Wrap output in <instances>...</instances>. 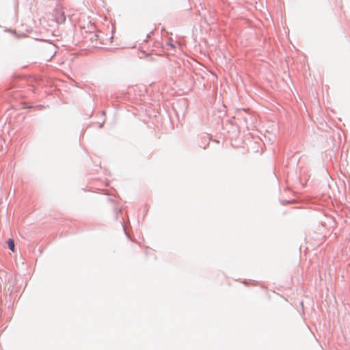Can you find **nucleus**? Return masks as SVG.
Masks as SVG:
<instances>
[{
    "label": "nucleus",
    "mask_w": 350,
    "mask_h": 350,
    "mask_svg": "<svg viewBox=\"0 0 350 350\" xmlns=\"http://www.w3.org/2000/svg\"><path fill=\"white\" fill-rule=\"evenodd\" d=\"M8 246L12 252H14L15 251L14 241L13 239H8Z\"/></svg>",
    "instance_id": "nucleus-1"
}]
</instances>
